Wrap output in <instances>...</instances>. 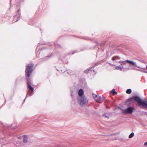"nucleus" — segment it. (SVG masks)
<instances>
[{
    "mask_svg": "<svg viewBox=\"0 0 147 147\" xmlns=\"http://www.w3.org/2000/svg\"><path fill=\"white\" fill-rule=\"evenodd\" d=\"M134 100H135L137 102L139 106L142 105L143 107L147 108V101L142 100L138 96L133 97L130 98L129 99V101L131 102Z\"/></svg>",
    "mask_w": 147,
    "mask_h": 147,
    "instance_id": "nucleus-1",
    "label": "nucleus"
},
{
    "mask_svg": "<svg viewBox=\"0 0 147 147\" xmlns=\"http://www.w3.org/2000/svg\"><path fill=\"white\" fill-rule=\"evenodd\" d=\"M78 102L82 106H85L87 105L88 102V100L85 96L83 97H78Z\"/></svg>",
    "mask_w": 147,
    "mask_h": 147,
    "instance_id": "nucleus-2",
    "label": "nucleus"
},
{
    "mask_svg": "<svg viewBox=\"0 0 147 147\" xmlns=\"http://www.w3.org/2000/svg\"><path fill=\"white\" fill-rule=\"evenodd\" d=\"M33 64L30 63L26 66L25 72L27 77H29L30 76L33 70Z\"/></svg>",
    "mask_w": 147,
    "mask_h": 147,
    "instance_id": "nucleus-3",
    "label": "nucleus"
},
{
    "mask_svg": "<svg viewBox=\"0 0 147 147\" xmlns=\"http://www.w3.org/2000/svg\"><path fill=\"white\" fill-rule=\"evenodd\" d=\"M126 62L129 63L132 66H135V67H139L137 66L136 62H134L132 61L126 60L125 61H121L118 62V63H119L121 65H125L126 64Z\"/></svg>",
    "mask_w": 147,
    "mask_h": 147,
    "instance_id": "nucleus-4",
    "label": "nucleus"
},
{
    "mask_svg": "<svg viewBox=\"0 0 147 147\" xmlns=\"http://www.w3.org/2000/svg\"><path fill=\"white\" fill-rule=\"evenodd\" d=\"M133 111V108L131 107H129L126 109L123 110V113L125 114L132 113Z\"/></svg>",
    "mask_w": 147,
    "mask_h": 147,
    "instance_id": "nucleus-5",
    "label": "nucleus"
},
{
    "mask_svg": "<svg viewBox=\"0 0 147 147\" xmlns=\"http://www.w3.org/2000/svg\"><path fill=\"white\" fill-rule=\"evenodd\" d=\"M97 98H96V99L97 100H95L96 102L99 103H102L104 100H105V98L103 97H101L99 96H98Z\"/></svg>",
    "mask_w": 147,
    "mask_h": 147,
    "instance_id": "nucleus-6",
    "label": "nucleus"
},
{
    "mask_svg": "<svg viewBox=\"0 0 147 147\" xmlns=\"http://www.w3.org/2000/svg\"><path fill=\"white\" fill-rule=\"evenodd\" d=\"M84 93V92L83 90L82 89H80L78 92L79 96L78 97H83L84 96H83Z\"/></svg>",
    "mask_w": 147,
    "mask_h": 147,
    "instance_id": "nucleus-7",
    "label": "nucleus"
},
{
    "mask_svg": "<svg viewBox=\"0 0 147 147\" xmlns=\"http://www.w3.org/2000/svg\"><path fill=\"white\" fill-rule=\"evenodd\" d=\"M27 85L28 86V88H29L30 90L32 92L30 94V96H31L32 95V93L34 91V89L30 85H29V83H27Z\"/></svg>",
    "mask_w": 147,
    "mask_h": 147,
    "instance_id": "nucleus-8",
    "label": "nucleus"
},
{
    "mask_svg": "<svg viewBox=\"0 0 147 147\" xmlns=\"http://www.w3.org/2000/svg\"><path fill=\"white\" fill-rule=\"evenodd\" d=\"M28 137L27 136L24 135L23 136V142L24 143H26L28 141Z\"/></svg>",
    "mask_w": 147,
    "mask_h": 147,
    "instance_id": "nucleus-9",
    "label": "nucleus"
},
{
    "mask_svg": "<svg viewBox=\"0 0 147 147\" xmlns=\"http://www.w3.org/2000/svg\"><path fill=\"white\" fill-rule=\"evenodd\" d=\"M115 70H118L120 71L124 70V69L123 66L120 67L119 66H116V68L115 69Z\"/></svg>",
    "mask_w": 147,
    "mask_h": 147,
    "instance_id": "nucleus-10",
    "label": "nucleus"
},
{
    "mask_svg": "<svg viewBox=\"0 0 147 147\" xmlns=\"http://www.w3.org/2000/svg\"><path fill=\"white\" fill-rule=\"evenodd\" d=\"M134 66H133V67L132 68H130L129 67H127L125 69L124 68V71H125V70H130V69H135V67H134Z\"/></svg>",
    "mask_w": 147,
    "mask_h": 147,
    "instance_id": "nucleus-11",
    "label": "nucleus"
},
{
    "mask_svg": "<svg viewBox=\"0 0 147 147\" xmlns=\"http://www.w3.org/2000/svg\"><path fill=\"white\" fill-rule=\"evenodd\" d=\"M111 92L114 95L117 94V92L115 91V89H113L111 91Z\"/></svg>",
    "mask_w": 147,
    "mask_h": 147,
    "instance_id": "nucleus-12",
    "label": "nucleus"
},
{
    "mask_svg": "<svg viewBox=\"0 0 147 147\" xmlns=\"http://www.w3.org/2000/svg\"><path fill=\"white\" fill-rule=\"evenodd\" d=\"M92 95L95 100H97L96 99V98H97V97H98V95L94 94H92Z\"/></svg>",
    "mask_w": 147,
    "mask_h": 147,
    "instance_id": "nucleus-13",
    "label": "nucleus"
},
{
    "mask_svg": "<svg viewBox=\"0 0 147 147\" xmlns=\"http://www.w3.org/2000/svg\"><path fill=\"white\" fill-rule=\"evenodd\" d=\"M134 136V133H131L129 136V138H132Z\"/></svg>",
    "mask_w": 147,
    "mask_h": 147,
    "instance_id": "nucleus-14",
    "label": "nucleus"
},
{
    "mask_svg": "<svg viewBox=\"0 0 147 147\" xmlns=\"http://www.w3.org/2000/svg\"><path fill=\"white\" fill-rule=\"evenodd\" d=\"M131 90L130 89H127L126 91V92L128 94H130L131 93Z\"/></svg>",
    "mask_w": 147,
    "mask_h": 147,
    "instance_id": "nucleus-15",
    "label": "nucleus"
},
{
    "mask_svg": "<svg viewBox=\"0 0 147 147\" xmlns=\"http://www.w3.org/2000/svg\"><path fill=\"white\" fill-rule=\"evenodd\" d=\"M91 71V70H90V69H87L84 71V72L87 74L89 71Z\"/></svg>",
    "mask_w": 147,
    "mask_h": 147,
    "instance_id": "nucleus-16",
    "label": "nucleus"
},
{
    "mask_svg": "<svg viewBox=\"0 0 147 147\" xmlns=\"http://www.w3.org/2000/svg\"><path fill=\"white\" fill-rule=\"evenodd\" d=\"M116 57H113L112 58V60L113 61L115 60L116 59Z\"/></svg>",
    "mask_w": 147,
    "mask_h": 147,
    "instance_id": "nucleus-17",
    "label": "nucleus"
},
{
    "mask_svg": "<svg viewBox=\"0 0 147 147\" xmlns=\"http://www.w3.org/2000/svg\"><path fill=\"white\" fill-rule=\"evenodd\" d=\"M144 145L145 146H147V142L144 143Z\"/></svg>",
    "mask_w": 147,
    "mask_h": 147,
    "instance_id": "nucleus-18",
    "label": "nucleus"
},
{
    "mask_svg": "<svg viewBox=\"0 0 147 147\" xmlns=\"http://www.w3.org/2000/svg\"><path fill=\"white\" fill-rule=\"evenodd\" d=\"M117 57L119 59H120V58L119 57Z\"/></svg>",
    "mask_w": 147,
    "mask_h": 147,
    "instance_id": "nucleus-19",
    "label": "nucleus"
},
{
    "mask_svg": "<svg viewBox=\"0 0 147 147\" xmlns=\"http://www.w3.org/2000/svg\"><path fill=\"white\" fill-rule=\"evenodd\" d=\"M144 72L145 73H147V71H144Z\"/></svg>",
    "mask_w": 147,
    "mask_h": 147,
    "instance_id": "nucleus-20",
    "label": "nucleus"
},
{
    "mask_svg": "<svg viewBox=\"0 0 147 147\" xmlns=\"http://www.w3.org/2000/svg\"><path fill=\"white\" fill-rule=\"evenodd\" d=\"M106 117H108V116H105Z\"/></svg>",
    "mask_w": 147,
    "mask_h": 147,
    "instance_id": "nucleus-21",
    "label": "nucleus"
},
{
    "mask_svg": "<svg viewBox=\"0 0 147 147\" xmlns=\"http://www.w3.org/2000/svg\"><path fill=\"white\" fill-rule=\"evenodd\" d=\"M112 65V66H115V65H113V64H112V65Z\"/></svg>",
    "mask_w": 147,
    "mask_h": 147,
    "instance_id": "nucleus-22",
    "label": "nucleus"
},
{
    "mask_svg": "<svg viewBox=\"0 0 147 147\" xmlns=\"http://www.w3.org/2000/svg\"><path fill=\"white\" fill-rule=\"evenodd\" d=\"M16 17V16H15V17H14V19H15V18Z\"/></svg>",
    "mask_w": 147,
    "mask_h": 147,
    "instance_id": "nucleus-23",
    "label": "nucleus"
},
{
    "mask_svg": "<svg viewBox=\"0 0 147 147\" xmlns=\"http://www.w3.org/2000/svg\"><path fill=\"white\" fill-rule=\"evenodd\" d=\"M18 20H16V21H18Z\"/></svg>",
    "mask_w": 147,
    "mask_h": 147,
    "instance_id": "nucleus-24",
    "label": "nucleus"
},
{
    "mask_svg": "<svg viewBox=\"0 0 147 147\" xmlns=\"http://www.w3.org/2000/svg\"><path fill=\"white\" fill-rule=\"evenodd\" d=\"M27 80H28V78H27Z\"/></svg>",
    "mask_w": 147,
    "mask_h": 147,
    "instance_id": "nucleus-25",
    "label": "nucleus"
},
{
    "mask_svg": "<svg viewBox=\"0 0 147 147\" xmlns=\"http://www.w3.org/2000/svg\"><path fill=\"white\" fill-rule=\"evenodd\" d=\"M146 68H147V66H146Z\"/></svg>",
    "mask_w": 147,
    "mask_h": 147,
    "instance_id": "nucleus-26",
    "label": "nucleus"
}]
</instances>
